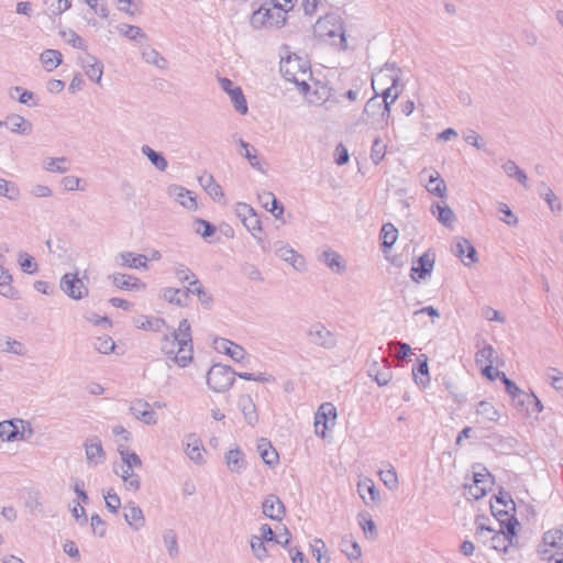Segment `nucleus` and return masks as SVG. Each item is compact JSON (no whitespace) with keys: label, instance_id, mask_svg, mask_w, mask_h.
<instances>
[{"label":"nucleus","instance_id":"37998d69","mask_svg":"<svg viewBox=\"0 0 563 563\" xmlns=\"http://www.w3.org/2000/svg\"><path fill=\"white\" fill-rule=\"evenodd\" d=\"M4 124L12 132L27 133L31 131V124L20 115L9 117Z\"/></svg>","mask_w":563,"mask_h":563},{"label":"nucleus","instance_id":"49530a36","mask_svg":"<svg viewBox=\"0 0 563 563\" xmlns=\"http://www.w3.org/2000/svg\"><path fill=\"white\" fill-rule=\"evenodd\" d=\"M512 509L505 508L503 506H498L496 504H492V511L494 517L498 521V526L500 528L507 527L509 523L508 519H516L514 515L510 514Z\"/></svg>","mask_w":563,"mask_h":563},{"label":"nucleus","instance_id":"cd10ccee","mask_svg":"<svg viewBox=\"0 0 563 563\" xmlns=\"http://www.w3.org/2000/svg\"><path fill=\"white\" fill-rule=\"evenodd\" d=\"M185 452L188 457L196 463H202L205 461L206 450L201 440L196 437H189L187 439Z\"/></svg>","mask_w":563,"mask_h":563},{"label":"nucleus","instance_id":"3c124183","mask_svg":"<svg viewBox=\"0 0 563 563\" xmlns=\"http://www.w3.org/2000/svg\"><path fill=\"white\" fill-rule=\"evenodd\" d=\"M497 210L501 214L500 221L506 223L509 227H516L518 224V218L509 208V206L505 202L497 203Z\"/></svg>","mask_w":563,"mask_h":563},{"label":"nucleus","instance_id":"7c9ffc66","mask_svg":"<svg viewBox=\"0 0 563 563\" xmlns=\"http://www.w3.org/2000/svg\"><path fill=\"white\" fill-rule=\"evenodd\" d=\"M419 365L417 369L412 371V375L417 385L426 388L430 383L428 357L426 354H420L418 357Z\"/></svg>","mask_w":563,"mask_h":563},{"label":"nucleus","instance_id":"39448f33","mask_svg":"<svg viewBox=\"0 0 563 563\" xmlns=\"http://www.w3.org/2000/svg\"><path fill=\"white\" fill-rule=\"evenodd\" d=\"M291 539V534L286 526L278 525L273 529L269 525H262L260 528V536H254L251 539V548L258 559L267 556V550L264 542L275 543L286 547Z\"/></svg>","mask_w":563,"mask_h":563},{"label":"nucleus","instance_id":"a18cd8bd","mask_svg":"<svg viewBox=\"0 0 563 563\" xmlns=\"http://www.w3.org/2000/svg\"><path fill=\"white\" fill-rule=\"evenodd\" d=\"M387 144L382 141L380 137H376L371 147V159L374 165H378L383 162L386 156Z\"/></svg>","mask_w":563,"mask_h":563},{"label":"nucleus","instance_id":"0e129e2a","mask_svg":"<svg viewBox=\"0 0 563 563\" xmlns=\"http://www.w3.org/2000/svg\"><path fill=\"white\" fill-rule=\"evenodd\" d=\"M48 10L54 14H60L70 8V0H45Z\"/></svg>","mask_w":563,"mask_h":563},{"label":"nucleus","instance_id":"1a4fd4ad","mask_svg":"<svg viewBox=\"0 0 563 563\" xmlns=\"http://www.w3.org/2000/svg\"><path fill=\"white\" fill-rule=\"evenodd\" d=\"M389 115V102L384 104V101H380V98L376 95L366 102L361 120L378 128L386 123Z\"/></svg>","mask_w":563,"mask_h":563},{"label":"nucleus","instance_id":"f03ea898","mask_svg":"<svg viewBox=\"0 0 563 563\" xmlns=\"http://www.w3.org/2000/svg\"><path fill=\"white\" fill-rule=\"evenodd\" d=\"M251 16L254 29H280L287 22L288 13L295 8L296 0H265Z\"/></svg>","mask_w":563,"mask_h":563},{"label":"nucleus","instance_id":"69168bd1","mask_svg":"<svg viewBox=\"0 0 563 563\" xmlns=\"http://www.w3.org/2000/svg\"><path fill=\"white\" fill-rule=\"evenodd\" d=\"M163 296L167 301L180 305L183 302V298L186 297V292L176 288H167L164 290Z\"/></svg>","mask_w":563,"mask_h":563},{"label":"nucleus","instance_id":"c9c22d12","mask_svg":"<svg viewBox=\"0 0 563 563\" xmlns=\"http://www.w3.org/2000/svg\"><path fill=\"white\" fill-rule=\"evenodd\" d=\"M40 60L42 63V66L47 70L52 71L56 69L63 60L62 53L57 49H45L40 55Z\"/></svg>","mask_w":563,"mask_h":563},{"label":"nucleus","instance_id":"de8ad7c7","mask_svg":"<svg viewBox=\"0 0 563 563\" xmlns=\"http://www.w3.org/2000/svg\"><path fill=\"white\" fill-rule=\"evenodd\" d=\"M225 462L230 471L239 472L244 465L243 454L240 450H231L225 455Z\"/></svg>","mask_w":563,"mask_h":563},{"label":"nucleus","instance_id":"72a5a7b5","mask_svg":"<svg viewBox=\"0 0 563 563\" xmlns=\"http://www.w3.org/2000/svg\"><path fill=\"white\" fill-rule=\"evenodd\" d=\"M541 198L547 202L549 209L553 213H560L563 210V203L561 199L554 194V191L545 184H542L540 189Z\"/></svg>","mask_w":563,"mask_h":563},{"label":"nucleus","instance_id":"aec40b11","mask_svg":"<svg viewBox=\"0 0 563 563\" xmlns=\"http://www.w3.org/2000/svg\"><path fill=\"white\" fill-rule=\"evenodd\" d=\"M514 407L525 417L538 416L544 409L541 400L533 391L526 393V397L519 398L517 402L514 404Z\"/></svg>","mask_w":563,"mask_h":563},{"label":"nucleus","instance_id":"a878e982","mask_svg":"<svg viewBox=\"0 0 563 563\" xmlns=\"http://www.w3.org/2000/svg\"><path fill=\"white\" fill-rule=\"evenodd\" d=\"M437 220L446 228H453L455 223V214L448 205L434 203L430 209Z\"/></svg>","mask_w":563,"mask_h":563},{"label":"nucleus","instance_id":"bf43d9fd","mask_svg":"<svg viewBox=\"0 0 563 563\" xmlns=\"http://www.w3.org/2000/svg\"><path fill=\"white\" fill-rule=\"evenodd\" d=\"M401 93V88L399 85L395 86H388L384 89H382V97L380 101H384V104L386 102H389V107L398 99V97Z\"/></svg>","mask_w":563,"mask_h":563},{"label":"nucleus","instance_id":"338daca9","mask_svg":"<svg viewBox=\"0 0 563 563\" xmlns=\"http://www.w3.org/2000/svg\"><path fill=\"white\" fill-rule=\"evenodd\" d=\"M118 9L124 11L130 15H135L139 12L137 0H117Z\"/></svg>","mask_w":563,"mask_h":563},{"label":"nucleus","instance_id":"9d476101","mask_svg":"<svg viewBox=\"0 0 563 563\" xmlns=\"http://www.w3.org/2000/svg\"><path fill=\"white\" fill-rule=\"evenodd\" d=\"M33 431L29 422L21 419L4 420L0 422V438L2 441H24Z\"/></svg>","mask_w":563,"mask_h":563},{"label":"nucleus","instance_id":"680f3d73","mask_svg":"<svg viewBox=\"0 0 563 563\" xmlns=\"http://www.w3.org/2000/svg\"><path fill=\"white\" fill-rule=\"evenodd\" d=\"M45 169L52 173H64L68 169L66 158H49L45 165Z\"/></svg>","mask_w":563,"mask_h":563},{"label":"nucleus","instance_id":"412c9836","mask_svg":"<svg viewBox=\"0 0 563 563\" xmlns=\"http://www.w3.org/2000/svg\"><path fill=\"white\" fill-rule=\"evenodd\" d=\"M112 284L115 288L125 291H143L146 289V284L139 277L115 273L111 276Z\"/></svg>","mask_w":563,"mask_h":563},{"label":"nucleus","instance_id":"c756f323","mask_svg":"<svg viewBox=\"0 0 563 563\" xmlns=\"http://www.w3.org/2000/svg\"><path fill=\"white\" fill-rule=\"evenodd\" d=\"M501 169L509 178L517 180L521 186L528 188L527 174L514 161L507 159L504 162Z\"/></svg>","mask_w":563,"mask_h":563},{"label":"nucleus","instance_id":"bb28decb","mask_svg":"<svg viewBox=\"0 0 563 563\" xmlns=\"http://www.w3.org/2000/svg\"><path fill=\"white\" fill-rule=\"evenodd\" d=\"M124 518L126 523L134 530H140L145 526L143 511L134 504H129L125 507Z\"/></svg>","mask_w":563,"mask_h":563},{"label":"nucleus","instance_id":"58836bf2","mask_svg":"<svg viewBox=\"0 0 563 563\" xmlns=\"http://www.w3.org/2000/svg\"><path fill=\"white\" fill-rule=\"evenodd\" d=\"M497 358L496 351L490 344L484 345L476 352L475 362L481 368L488 365H494Z\"/></svg>","mask_w":563,"mask_h":563},{"label":"nucleus","instance_id":"b1692460","mask_svg":"<svg viewBox=\"0 0 563 563\" xmlns=\"http://www.w3.org/2000/svg\"><path fill=\"white\" fill-rule=\"evenodd\" d=\"M490 485L489 474L475 473L473 484L467 487V495L474 499H479L486 495Z\"/></svg>","mask_w":563,"mask_h":563},{"label":"nucleus","instance_id":"ea45409f","mask_svg":"<svg viewBox=\"0 0 563 563\" xmlns=\"http://www.w3.org/2000/svg\"><path fill=\"white\" fill-rule=\"evenodd\" d=\"M358 525L367 540L374 541L377 538L378 531L375 522L366 512L358 514Z\"/></svg>","mask_w":563,"mask_h":563},{"label":"nucleus","instance_id":"c85d7f7f","mask_svg":"<svg viewBox=\"0 0 563 563\" xmlns=\"http://www.w3.org/2000/svg\"><path fill=\"white\" fill-rule=\"evenodd\" d=\"M475 412L485 421L497 422L500 419L499 410L490 401H479L475 407Z\"/></svg>","mask_w":563,"mask_h":563},{"label":"nucleus","instance_id":"c03bdc74","mask_svg":"<svg viewBox=\"0 0 563 563\" xmlns=\"http://www.w3.org/2000/svg\"><path fill=\"white\" fill-rule=\"evenodd\" d=\"M131 410L137 419H141L146 423L155 422L154 412L148 409L147 404L139 400L133 404V406L131 407Z\"/></svg>","mask_w":563,"mask_h":563},{"label":"nucleus","instance_id":"6e6d98bb","mask_svg":"<svg viewBox=\"0 0 563 563\" xmlns=\"http://www.w3.org/2000/svg\"><path fill=\"white\" fill-rule=\"evenodd\" d=\"M18 262L22 268V271L26 274H33L37 271V264L34 261L33 256L27 253H20L18 257Z\"/></svg>","mask_w":563,"mask_h":563},{"label":"nucleus","instance_id":"2eb2a0df","mask_svg":"<svg viewBox=\"0 0 563 563\" xmlns=\"http://www.w3.org/2000/svg\"><path fill=\"white\" fill-rule=\"evenodd\" d=\"M212 347L216 352L224 354L238 363L243 362L247 355L243 346L224 338H214L212 341Z\"/></svg>","mask_w":563,"mask_h":563},{"label":"nucleus","instance_id":"7ed1b4c3","mask_svg":"<svg viewBox=\"0 0 563 563\" xmlns=\"http://www.w3.org/2000/svg\"><path fill=\"white\" fill-rule=\"evenodd\" d=\"M508 520L509 523L507 527H499L498 529L490 526H485L478 520L476 529L478 539L490 549L506 554L509 548L515 545L517 530L520 526L517 519Z\"/></svg>","mask_w":563,"mask_h":563},{"label":"nucleus","instance_id":"a211bd4d","mask_svg":"<svg viewBox=\"0 0 563 563\" xmlns=\"http://www.w3.org/2000/svg\"><path fill=\"white\" fill-rule=\"evenodd\" d=\"M357 493L363 503L369 507L375 508L380 505V494L376 488L375 483L371 478L360 479L357 483Z\"/></svg>","mask_w":563,"mask_h":563},{"label":"nucleus","instance_id":"4d7b16f0","mask_svg":"<svg viewBox=\"0 0 563 563\" xmlns=\"http://www.w3.org/2000/svg\"><path fill=\"white\" fill-rule=\"evenodd\" d=\"M548 380L552 388L563 393V373L558 368H550L547 373Z\"/></svg>","mask_w":563,"mask_h":563},{"label":"nucleus","instance_id":"6e6552de","mask_svg":"<svg viewBox=\"0 0 563 563\" xmlns=\"http://www.w3.org/2000/svg\"><path fill=\"white\" fill-rule=\"evenodd\" d=\"M235 380L234 371L223 364H214L207 374V384L216 393L228 390Z\"/></svg>","mask_w":563,"mask_h":563},{"label":"nucleus","instance_id":"e2e57ef3","mask_svg":"<svg viewBox=\"0 0 563 563\" xmlns=\"http://www.w3.org/2000/svg\"><path fill=\"white\" fill-rule=\"evenodd\" d=\"M243 224L255 238L261 240L260 235L263 232V228L260 217L256 213L251 216V218L243 222Z\"/></svg>","mask_w":563,"mask_h":563},{"label":"nucleus","instance_id":"ddd939ff","mask_svg":"<svg viewBox=\"0 0 563 563\" xmlns=\"http://www.w3.org/2000/svg\"><path fill=\"white\" fill-rule=\"evenodd\" d=\"M402 77V70L395 64H385L372 78V87L376 91L388 86L399 85Z\"/></svg>","mask_w":563,"mask_h":563},{"label":"nucleus","instance_id":"864d4df0","mask_svg":"<svg viewBox=\"0 0 563 563\" xmlns=\"http://www.w3.org/2000/svg\"><path fill=\"white\" fill-rule=\"evenodd\" d=\"M503 383L505 385L506 393L512 400V405L516 404L519 398L526 397V391L519 388L517 384L510 380L508 377H506Z\"/></svg>","mask_w":563,"mask_h":563},{"label":"nucleus","instance_id":"5fc2aeb1","mask_svg":"<svg viewBox=\"0 0 563 563\" xmlns=\"http://www.w3.org/2000/svg\"><path fill=\"white\" fill-rule=\"evenodd\" d=\"M95 346L100 353L109 354L114 351L115 344L111 336L104 334L97 338Z\"/></svg>","mask_w":563,"mask_h":563},{"label":"nucleus","instance_id":"79ce46f5","mask_svg":"<svg viewBox=\"0 0 563 563\" xmlns=\"http://www.w3.org/2000/svg\"><path fill=\"white\" fill-rule=\"evenodd\" d=\"M278 254L284 261L289 262L296 269L303 267L305 262L302 256L296 253V251L289 246H282L278 250Z\"/></svg>","mask_w":563,"mask_h":563},{"label":"nucleus","instance_id":"e433bc0d","mask_svg":"<svg viewBox=\"0 0 563 563\" xmlns=\"http://www.w3.org/2000/svg\"><path fill=\"white\" fill-rule=\"evenodd\" d=\"M257 450L264 463L267 465H276L278 463V453L271 442L265 439L260 440Z\"/></svg>","mask_w":563,"mask_h":563},{"label":"nucleus","instance_id":"8fccbe9b","mask_svg":"<svg viewBox=\"0 0 563 563\" xmlns=\"http://www.w3.org/2000/svg\"><path fill=\"white\" fill-rule=\"evenodd\" d=\"M238 112L245 114L247 112V102L240 87H235L229 95Z\"/></svg>","mask_w":563,"mask_h":563},{"label":"nucleus","instance_id":"2f4dec72","mask_svg":"<svg viewBox=\"0 0 563 563\" xmlns=\"http://www.w3.org/2000/svg\"><path fill=\"white\" fill-rule=\"evenodd\" d=\"M398 238V230L391 224L386 223L380 230L382 246L385 257L389 260L388 250L395 244Z\"/></svg>","mask_w":563,"mask_h":563},{"label":"nucleus","instance_id":"4be33fe9","mask_svg":"<svg viewBox=\"0 0 563 563\" xmlns=\"http://www.w3.org/2000/svg\"><path fill=\"white\" fill-rule=\"evenodd\" d=\"M262 512L273 521L282 522L286 515L284 503L275 495L267 496L262 504Z\"/></svg>","mask_w":563,"mask_h":563},{"label":"nucleus","instance_id":"5701e85b","mask_svg":"<svg viewBox=\"0 0 563 563\" xmlns=\"http://www.w3.org/2000/svg\"><path fill=\"white\" fill-rule=\"evenodd\" d=\"M168 195L188 210H196L198 208L195 194L181 186H170L168 188Z\"/></svg>","mask_w":563,"mask_h":563},{"label":"nucleus","instance_id":"f257e3e1","mask_svg":"<svg viewBox=\"0 0 563 563\" xmlns=\"http://www.w3.org/2000/svg\"><path fill=\"white\" fill-rule=\"evenodd\" d=\"M280 73L283 77L297 85L307 100L311 103L325 100L329 97V88L320 81H311L310 62L302 56L291 54L282 58Z\"/></svg>","mask_w":563,"mask_h":563},{"label":"nucleus","instance_id":"603ef678","mask_svg":"<svg viewBox=\"0 0 563 563\" xmlns=\"http://www.w3.org/2000/svg\"><path fill=\"white\" fill-rule=\"evenodd\" d=\"M327 265L335 273H340L345 268L342 257L335 252H325L323 254Z\"/></svg>","mask_w":563,"mask_h":563},{"label":"nucleus","instance_id":"6ab92c4d","mask_svg":"<svg viewBox=\"0 0 563 563\" xmlns=\"http://www.w3.org/2000/svg\"><path fill=\"white\" fill-rule=\"evenodd\" d=\"M159 258L161 254L157 251L152 252L150 256L132 252H123L119 255L121 266L134 269L147 268L148 261H157Z\"/></svg>","mask_w":563,"mask_h":563},{"label":"nucleus","instance_id":"f3484780","mask_svg":"<svg viewBox=\"0 0 563 563\" xmlns=\"http://www.w3.org/2000/svg\"><path fill=\"white\" fill-rule=\"evenodd\" d=\"M454 254L462 261V263L471 267L476 264L479 258L473 244L463 236H456L454 239Z\"/></svg>","mask_w":563,"mask_h":563},{"label":"nucleus","instance_id":"a19ab883","mask_svg":"<svg viewBox=\"0 0 563 563\" xmlns=\"http://www.w3.org/2000/svg\"><path fill=\"white\" fill-rule=\"evenodd\" d=\"M177 275L180 280L189 282L188 291L197 294L201 300H205L202 296L206 297V294L203 291L202 285L197 279L190 280V278H194L195 276L189 272V269L180 268L179 271H177Z\"/></svg>","mask_w":563,"mask_h":563},{"label":"nucleus","instance_id":"20e7f679","mask_svg":"<svg viewBox=\"0 0 563 563\" xmlns=\"http://www.w3.org/2000/svg\"><path fill=\"white\" fill-rule=\"evenodd\" d=\"M163 350L179 366H186L191 361L192 345L187 320H183L177 331L165 340Z\"/></svg>","mask_w":563,"mask_h":563},{"label":"nucleus","instance_id":"423d86ee","mask_svg":"<svg viewBox=\"0 0 563 563\" xmlns=\"http://www.w3.org/2000/svg\"><path fill=\"white\" fill-rule=\"evenodd\" d=\"M313 34L320 41L346 48L344 29L339 15L327 14L320 18L313 26Z\"/></svg>","mask_w":563,"mask_h":563},{"label":"nucleus","instance_id":"9b49d317","mask_svg":"<svg viewBox=\"0 0 563 563\" xmlns=\"http://www.w3.org/2000/svg\"><path fill=\"white\" fill-rule=\"evenodd\" d=\"M542 560L552 562L559 556L558 552H563V529H551L543 534L542 542L538 550Z\"/></svg>","mask_w":563,"mask_h":563},{"label":"nucleus","instance_id":"4468645a","mask_svg":"<svg viewBox=\"0 0 563 563\" xmlns=\"http://www.w3.org/2000/svg\"><path fill=\"white\" fill-rule=\"evenodd\" d=\"M435 255L431 251H427L413 262L410 276L416 283L427 279L434 267Z\"/></svg>","mask_w":563,"mask_h":563},{"label":"nucleus","instance_id":"dca6fc26","mask_svg":"<svg viewBox=\"0 0 563 563\" xmlns=\"http://www.w3.org/2000/svg\"><path fill=\"white\" fill-rule=\"evenodd\" d=\"M60 288L73 299H81L88 295V288L77 273L65 274L60 280Z\"/></svg>","mask_w":563,"mask_h":563},{"label":"nucleus","instance_id":"0eeeda50","mask_svg":"<svg viewBox=\"0 0 563 563\" xmlns=\"http://www.w3.org/2000/svg\"><path fill=\"white\" fill-rule=\"evenodd\" d=\"M119 452L122 457V465L120 470H117V473L120 474L128 489L137 490L140 479L139 476L133 473V468H140L142 466L141 459L134 452L124 448H120Z\"/></svg>","mask_w":563,"mask_h":563},{"label":"nucleus","instance_id":"f704fd0d","mask_svg":"<svg viewBox=\"0 0 563 563\" xmlns=\"http://www.w3.org/2000/svg\"><path fill=\"white\" fill-rule=\"evenodd\" d=\"M427 190L440 198H444L446 194V186L444 180L440 177L438 172H432L429 175L428 183L426 184Z\"/></svg>","mask_w":563,"mask_h":563},{"label":"nucleus","instance_id":"052dcab7","mask_svg":"<svg viewBox=\"0 0 563 563\" xmlns=\"http://www.w3.org/2000/svg\"><path fill=\"white\" fill-rule=\"evenodd\" d=\"M143 153L148 157V159L159 169L165 170L167 167L166 159L156 153L154 150H152L148 146L143 147Z\"/></svg>","mask_w":563,"mask_h":563},{"label":"nucleus","instance_id":"f8f14e48","mask_svg":"<svg viewBox=\"0 0 563 563\" xmlns=\"http://www.w3.org/2000/svg\"><path fill=\"white\" fill-rule=\"evenodd\" d=\"M336 421V409L330 402L322 404L314 413V432L321 438H327Z\"/></svg>","mask_w":563,"mask_h":563},{"label":"nucleus","instance_id":"774afa93","mask_svg":"<svg viewBox=\"0 0 563 563\" xmlns=\"http://www.w3.org/2000/svg\"><path fill=\"white\" fill-rule=\"evenodd\" d=\"M19 195V190L5 179L0 178V196H4L9 199H15Z\"/></svg>","mask_w":563,"mask_h":563},{"label":"nucleus","instance_id":"13d9d810","mask_svg":"<svg viewBox=\"0 0 563 563\" xmlns=\"http://www.w3.org/2000/svg\"><path fill=\"white\" fill-rule=\"evenodd\" d=\"M103 497L108 510L112 514H117L121 507V499L118 494L113 489H109Z\"/></svg>","mask_w":563,"mask_h":563},{"label":"nucleus","instance_id":"4c0bfd02","mask_svg":"<svg viewBox=\"0 0 563 563\" xmlns=\"http://www.w3.org/2000/svg\"><path fill=\"white\" fill-rule=\"evenodd\" d=\"M86 456L88 462L93 465L103 461L104 452L99 440L93 439L86 444Z\"/></svg>","mask_w":563,"mask_h":563},{"label":"nucleus","instance_id":"473e14b6","mask_svg":"<svg viewBox=\"0 0 563 563\" xmlns=\"http://www.w3.org/2000/svg\"><path fill=\"white\" fill-rule=\"evenodd\" d=\"M239 407L241 408L247 423L254 424L257 422L258 415L256 411V406L250 395H242L240 397Z\"/></svg>","mask_w":563,"mask_h":563},{"label":"nucleus","instance_id":"393cba45","mask_svg":"<svg viewBox=\"0 0 563 563\" xmlns=\"http://www.w3.org/2000/svg\"><path fill=\"white\" fill-rule=\"evenodd\" d=\"M261 206L273 214L277 220H282L284 216V206L276 199L271 191H263L258 195Z\"/></svg>","mask_w":563,"mask_h":563},{"label":"nucleus","instance_id":"09e8293b","mask_svg":"<svg viewBox=\"0 0 563 563\" xmlns=\"http://www.w3.org/2000/svg\"><path fill=\"white\" fill-rule=\"evenodd\" d=\"M378 475H379L380 481L384 483V485L388 489L395 490L398 488L399 481H398V476H397V473L394 467H389L388 470L380 471Z\"/></svg>","mask_w":563,"mask_h":563}]
</instances>
